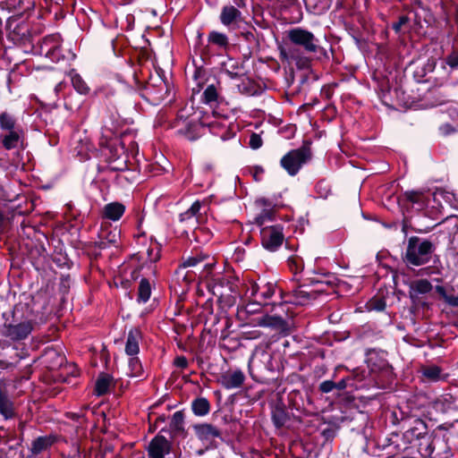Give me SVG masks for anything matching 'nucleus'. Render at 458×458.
Listing matches in <instances>:
<instances>
[{"label": "nucleus", "instance_id": "7", "mask_svg": "<svg viewBox=\"0 0 458 458\" xmlns=\"http://www.w3.org/2000/svg\"><path fill=\"white\" fill-rule=\"evenodd\" d=\"M172 444L164 436L157 435L148 444L149 458H165L171 451Z\"/></svg>", "mask_w": 458, "mask_h": 458}, {"label": "nucleus", "instance_id": "52", "mask_svg": "<svg viewBox=\"0 0 458 458\" xmlns=\"http://www.w3.org/2000/svg\"><path fill=\"white\" fill-rule=\"evenodd\" d=\"M375 308H376L377 310H383V309L385 308V303H384V302H382V301H379V303H378V304H377V305L375 306Z\"/></svg>", "mask_w": 458, "mask_h": 458}, {"label": "nucleus", "instance_id": "40", "mask_svg": "<svg viewBox=\"0 0 458 458\" xmlns=\"http://www.w3.org/2000/svg\"><path fill=\"white\" fill-rule=\"evenodd\" d=\"M335 382L332 381V380H326V381H323L319 386H318V389L320 392L324 393V394H327V393H330L332 392L333 390H335Z\"/></svg>", "mask_w": 458, "mask_h": 458}, {"label": "nucleus", "instance_id": "31", "mask_svg": "<svg viewBox=\"0 0 458 458\" xmlns=\"http://www.w3.org/2000/svg\"><path fill=\"white\" fill-rule=\"evenodd\" d=\"M208 41L219 47H226L228 45L227 37L216 31H212L208 35Z\"/></svg>", "mask_w": 458, "mask_h": 458}, {"label": "nucleus", "instance_id": "49", "mask_svg": "<svg viewBox=\"0 0 458 458\" xmlns=\"http://www.w3.org/2000/svg\"><path fill=\"white\" fill-rule=\"evenodd\" d=\"M259 289V286L258 284H253L251 286V295H255L258 293Z\"/></svg>", "mask_w": 458, "mask_h": 458}, {"label": "nucleus", "instance_id": "21", "mask_svg": "<svg viewBox=\"0 0 458 458\" xmlns=\"http://www.w3.org/2000/svg\"><path fill=\"white\" fill-rule=\"evenodd\" d=\"M184 415L182 411H176L172 417L170 428L175 435H183L184 430Z\"/></svg>", "mask_w": 458, "mask_h": 458}, {"label": "nucleus", "instance_id": "19", "mask_svg": "<svg viewBox=\"0 0 458 458\" xmlns=\"http://www.w3.org/2000/svg\"><path fill=\"white\" fill-rule=\"evenodd\" d=\"M289 416L284 407L276 405L272 410V420L276 428H281L288 421Z\"/></svg>", "mask_w": 458, "mask_h": 458}, {"label": "nucleus", "instance_id": "29", "mask_svg": "<svg viewBox=\"0 0 458 458\" xmlns=\"http://www.w3.org/2000/svg\"><path fill=\"white\" fill-rule=\"evenodd\" d=\"M19 140L20 136L18 132L15 131H10L9 134L4 137L2 142L6 149H12L17 146Z\"/></svg>", "mask_w": 458, "mask_h": 458}, {"label": "nucleus", "instance_id": "28", "mask_svg": "<svg viewBox=\"0 0 458 458\" xmlns=\"http://www.w3.org/2000/svg\"><path fill=\"white\" fill-rule=\"evenodd\" d=\"M423 377L428 381H437L440 378L441 369L437 366H428L421 369Z\"/></svg>", "mask_w": 458, "mask_h": 458}, {"label": "nucleus", "instance_id": "18", "mask_svg": "<svg viewBox=\"0 0 458 458\" xmlns=\"http://www.w3.org/2000/svg\"><path fill=\"white\" fill-rule=\"evenodd\" d=\"M436 292L441 296L446 304L451 307H458V295L454 294V287L446 289L442 285H437Z\"/></svg>", "mask_w": 458, "mask_h": 458}, {"label": "nucleus", "instance_id": "3", "mask_svg": "<svg viewBox=\"0 0 458 458\" xmlns=\"http://www.w3.org/2000/svg\"><path fill=\"white\" fill-rule=\"evenodd\" d=\"M311 158L310 148L308 146H302L300 148L291 150L284 155L280 164L290 175H295L301 167Z\"/></svg>", "mask_w": 458, "mask_h": 458}, {"label": "nucleus", "instance_id": "12", "mask_svg": "<svg viewBox=\"0 0 458 458\" xmlns=\"http://www.w3.org/2000/svg\"><path fill=\"white\" fill-rule=\"evenodd\" d=\"M201 129V123L199 118H191L187 122L183 128L179 130V133L183 135L189 140H195L199 137V131Z\"/></svg>", "mask_w": 458, "mask_h": 458}, {"label": "nucleus", "instance_id": "20", "mask_svg": "<svg viewBox=\"0 0 458 458\" xmlns=\"http://www.w3.org/2000/svg\"><path fill=\"white\" fill-rule=\"evenodd\" d=\"M53 443L54 438L52 437H39L32 442L30 450L34 454H38L51 446Z\"/></svg>", "mask_w": 458, "mask_h": 458}, {"label": "nucleus", "instance_id": "32", "mask_svg": "<svg viewBox=\"0 0 458 458\" xmlns=\"http://www.w3.org/2000/svg\"><path fill=\"white\" fill-rule=\"evenodd\" d=\"M208 258V255H205V254H202V253H198L194 256H191V257H189L187 258L183 263H182V267H195L197 266L198 264L203 262L205 259H207Z\"/></svg>", "mask_w": 458, "mask_h": 458}, {"label": "nucleus", "instance_id": "56", "mask_svg": "<svg viewBox=\"0 0 458 458\" xmlns=\"http://www.w3.org/2000/svg\"><path fill=\"white\" fill-rule=\"evenodd\" d=\"M75 445H78V442H75ZM77 451H78V452L80 451L79 446H77Z\"/></svg>", "mask_w": 458, "mask_h": 458}, {"label": "nucleus", "instance_id": "47", "mask_svg": "<svg viewBox=\"0 0 458 458\" xmlns=\"http://www.w3.org/2000/svg\"><path fill=\"white\" fill-rule=\"evenodd\" d=\"M335 389L344 390L347 386V379L343 378L338 382H335Z\"/></svg>", "mask_w": 458, "mask_h": 458}, {"label": "nucleus", "instance_id": "38", "mask_svg": "<svg viewBox=\"0 0 458 458\" xmlns=\"http://www.w3.org/2000/svg\"><path fill=\"white\" fill-rule=\"evenodd\" d=\"M273 216L274 212L271 209H265L255 218V221L258 225L263 226L267 221H271Z\"/></svg>", "mask_w": 458, "mask_h": 458}, {"label": "nucleus", "instance_id": "10", "mask_svg": "<svg viewBox=\"0 0 458 458\" xmlns=\"http://www.w3.org/2000/svg\"><path fill=\"white\" fill-rule=\"evenodd\" d=\"M255 322L259 327H267L279 331H284L287 328L285 320L279 316L265 315L257 318Z\"/></svg>", "mask_w": 458, "mask_h": 458}, {"label": "nucleus", "instance_id": "16", "mask_svg": "<svg viewBox=\"0 0 458 458\" xmlns=\"http://www.w3.org/2000/svg\"><path fill=\"white\" fill-rule=\"evenodd\" d=\"M200 202L195 201L191 207L180 215L181 222H189L192 226L196 225L199 221Z\"/></svg>", "mask_w": 458, "mask_h": 458}, {"label": "nucleus", "instance_id": "26", "mask_svg": "<svg viewBox=\"0 0 458 458\" xmlns=\"http://www.w3.org/2000/svg\"><path fill=\"white\" fill-rule=\"evenodd\" d=\"M432 444L433 439L431 435L420 439L418 445V450L423 458H428L431 456L434 451Z\"/></svg>", "mask_w": 458, "mask_h": 458}, {"label": "nucleus", "instance_id": "55", "mask_svg": "<svg viewBox=\"0 0 458 458\" xmlns=\"http://www.w3.org/2000/svg\"><path fill=\"white\" fill-rule=\"evenodd\" d=\"M428 270H429V268H428H428L423 269V271H425V274H428Z\"/></svg>", "mask_w": 458, "mask_h": 458}, {"label": "nucleus", "instance_id": "22", "mask_svg": "<svg viewBox=\"0 0 458 458\" xmlns=\"http://www.w3.org/2000/svg\"><path fill=\"white\" fill-rule=\"evenodd\" d=\"M191 408L194 414L204 416L209 412L210 405L206 398L199 397L192 402Z\"/></svg>", "mask_w": 458, "mask_h": 458}, {"label": "nucleus", "instance_id": "42", "mask_svg": "<svg viewBox=\"0 0 458 458\" xmlns=\"http://www.w3.org/2000/svg\"><path fill=\"white\" fill-rule=\"evenodd\" d=\"M116 236H117L116 233H113V234L109 233V235L106 237L107 242H106L105 239H103L98 243V247L101 248V249H104V248H106L107 242H109V243H115L116 242Z\"/></svg>", "mask_w": 458, "mask_h": 458}, {"label": "nucleus", "instance_id": "2", "mask_svg": "<svg viewBox=\"0 0 458 458\" xmlns=\"http://www.w3.org/2000/svg\"><path fill=\"white\" fill-rule=\"evenodd\" d=\"M435 249V244L429 240L412 236L408 240L405 261L416 267L426 265L429 262Z\"/></svg>", "mask_w": 458, "mask_h": 458}, {"label": "nucleus", "instance_id": "1", "mask_svg": "<svg viewBox=\"0 0 458 458\" xmlns=\"http://www.w3.org/2000/svg\"><path fill=\"white\" fill-rule=\"evenodd\" d=\"M287 37L293 45L286 49L281 50V55L284 58L298 60L299 63L306 64L307 59L301 56L300 47L307 54H315L319 49L318 39L314 34L307 30L295 28L287 32Z\"/></svg>", "mask_w": 458, "mask_h": 458}, {"label": "nucleus", "instance_id": "14", "mask_svg": "<svg viewBox=\"0 0 458 458\" xmlns=\"http://www.w3.org/2000/svg\"><path fill=\"white\" fill-rule=\"evenodd\" d=\"M220 21L224 25L229 26L231 24L241 21L242 13L233 5H226L222 9Z\"/></svg>", "mask_w": 458, "mask_h": 458}, {"label": "nucleus", "instance_id": "44", "mask_svg": "<svg viewBox=\"0 0 458 458\" xmlns=\"http://www.w3.org/2000/svg\"><path fill=\"white\" fill-rule=\"evenodd\" d=\"M409 19L407 16H402L399 18V21L397 22H394L393 24V29L396 31V32H399L402 29V27L406 24L408 22Z\"/></svg>", "mask_w": 458, "mask_h": 458}, {"label": "nucleus", "instance_id": "53", "mask_svg": "<svg viewBox=\"0 0 458 458\" xmlns=\"http://www.w3.org/2000/svg\"><path fill=\"white\" fill-rule=\"evenodd\" d=\"M122 88L124 89L128 92H131V90L125 85H122Z\"/></svg>", "mask_w": 458, "mask_h": 458}, {"label": "nucleus", "instance_id": "33", "mask_svg": "<svg viewBox=\"0 0 458 458\" xmlns=\"http://www.w3.org/2000/svg\"><path fill=\"white\" fill-rule=\"evenodd\" d=\"M86 410L87 407H83L78 412H68L66 413V416L73 420H76L80 423V425H82L87 422V416H86ZM81 426L77 427V432L79 431Z\"/></svg>", "mask_w": 458, "mask_h": 458}, {"label": "nucleus", "instance_id": "25", "mask_svg": "<svg viewBox=\"0 0 458 458\" xmlns=\"http://www.w3.org/2000/svg\"><path fill=\"white\" fill-rule=\"evenodd\" d=\"M112 377L107 374H101L96 382L95 391L98 395H104L108 392Z\"/></svg>", "mask_w": 458, "mask_h": 458}, {"label": "nucleus", "instance_id": "50", "mask_svg": "<svg viewBox=\"0 0 458 458\" xmlns=\"http://www.w3.org/2000/svg\"><path fill=\"white\" fill-rule=\"evenodd\" d=\"M445 133H448L450 131H453V129L451 128V126L449 124H445L442 128H441Z\"/></svg>", "mask_w": 458, "mask_h": 458}, {"label": "nucleus", "instance_id": "17", "mask_svg": "<svg viewBox=\"0 0 458 458\" xmlns=\"http://www.w3.org/2000/svg\"><path fill=\"white\" fill-rule=\"evenodd\" d=\"M125 207L119 202L109 203L104 208V215L106 218L116 221L123 215Z\"/></svg>", "mask_w": 458, "mask_h": 458}, {"label": "nucleus", "instance_id": "36", "mask_svg": "<svg viewBox=\"0 0 458 458\" xmlns=\"http://www.w3.org/2000/svg\"><path fill=\"white\" fill-rule=\"evenodd\" d=\"M129 368L131 377H140L142 375V366L138 358L130 359Z\"/></svg>", "mask_w": 458, "mask_h": 458}, {"label": "nucleus", "instance_id": "23", "mask_svg": "<svg viewBox=\"0 0 458 458\" xmlns=\"http://www.w3.org/2000/svg\"><path fill=\"white\" fill-rule=\"evenodd\" d=\"M407 433L418 439L429 436L426 423L420 420H416L414 421V426L411 428Z\"/></svg>", "mask_w": 458, "mask_h": 458}, {"label": "nucleus", "instance_id": "5", "mask_svg": "<svg viewBox=\"0 0 458 458\" xmlns=\"http://www.w3.org/2000/svg\"><path fill=\"white\" fill-rule=\"evenodd\" d=\"M260 236L263 247L270 251H275L284 240L283 226L280 225L264 226L260 230Z\"/></svg>", "mask_w": 458, "mask_h": 458}, {"label": "nucleus", "instance_id": "4", "mask_svg": "<svg viewBox=\"0 0 458 458\" xmlns=\"http://www.w3.org/2000/svg\"><path fill=\"white\" fill-rule=\"evenodd\" d=\"M314 288L307 289L305 285H301L292 292L293 300L292 301L297 305H306L311 301L316 300L318 295L327 293V288L330 286L327 281H312Z\"/></svg>", "mask_w": 458, "mask_h": 458}, {"label": "nucleus", "instance_id": "34", "mask_svg": "<svg viewBox=\"0 0 458 458\" xmlns=\"http://www.w3.org/2000/svg\"><path fill=\"white\" fill-rule=\"evenodd\" d=\"M15 121L12 115L3 113L0 115V126L3 130L13 131Z\"/></svg>", "mask_w": 458, "mask_h": 458}, {"label": "nucleus", "instance_id": "51", "mask_svg": "<svg viewBox=\"0 0 458 458\" xmlns=\"http://www.w3.org/2000/svg\"><path fill=\"white\" fill-rule=\"evenodd\" d=\"M213 267H214V262L207 263L205 265V269L208 271V273H209L211 271V269L213 268Z\"/></svg>", "mask_w": 458, "mask_h": 458}, {"label": "nucleus", "instance_id": "45", "mask_svg": "<svg viewBox=\"0 0 458 458\" xmlns=\"http://www.w3.org/2000/svg\"><path fill=\"white\" fill-rule=\"evenodd\" d=\"M174 364L181 369H185L188 366V360L184 356H178L174 359Z\"/></svg>", "mask_w": 458, "mask_h": 458}, {"label": "nucleus", "instance_id": "9", "mask_svg": "<svg viewBox=\"0 0 458 458\" xmlns=\"http://www.w3.org/2000/svg\"><path fill=\"white\" fill-rule=\"evenodd\" d=\"M244 380L245 376L242 371L239 369L228 371L221 377V383L227 389L241 387L243 385Z\"/></svg>", "mask_w": 458, "mask_h": 458}, {"label": "nucleus", "instance_id": "46", "mask_svg": "<svg viewBox=\"0 0 458 458\" xmlns=\"http://www.w3.org/2000/svg\"><path fill=\"white\" fill-rule=\"evenodd\" d=\"M447 64L452 68H455L458 66V55H450L447 58Z\"/></svg>", "mask_w": 458, "mask_h": 458}, {"label": "nucleus", "instance_id": "27", "mask_svg": "<svg viewBox=\"0 0 458 458\" xmlns=\"http://www.w3.org/2000/svg\"><path fill=\"white\" fill-rule=\"evenodd\" d=\"M151 294V286L148 279L142 278L138 290V300L146 302Z\"/></svg>", "mask_w": 458, "mask_h": 458}, {"label": "nucleus", "instance_id": "54", "mask_svg": "<svg viewBox=\"0 0 458 458\" xmlns=\"http://www.w3.org/2000/svg\"><path fill=\"white\" fill-rule=\"evenodd\" d=\"M4 222V216L3 214L0 212V225L3 224Z\"/></svg>", "mask_w": 458, "mask_h": 458}, {"label": "nucleus", "instance_id": "13", "mask_svg": "<svg viewBox=\"0 0 458 458\" xmlns=\"http://www.w3.org/2000/svg\"><path fill=\"white\" fill-rule=\"evenodd\" d=\"M0 413L6 420L15 416L13 403L10 400L7 391L2 386H0Z\"/></svg>", "mask_w": 458, "mask_h": 458}, {"label": "nucleus", "instance_id": "11", "mask_svg": "<svg viewBox=\"0 0 458 458\" xmlns=\"http://www.w3.org/2000/svg\"><path fill=\"white\" fill-rule=\"evenodd\" d=\"M433 289L432 284L427 279H419L410 284V297L415 302L419 300L420 294H426Z\"/></svg>", "mask_w": 458, "mask_h": 458}, {"label": "nucleus", "instance_id": "24", "mask_svg": "<svg viewBox=\"0 0 458 458\" xmlns=\"http://www.w3.org/2000/svg\"><path fill=\"white\" fill-rule=\"evenodd\" d=\"M157 87L158 88L157 90H155V85L151 82H148L146 89L149 91L150 94L156 95L154 96L156 99H163L166 93L167 87L165 82L161 78H157Z\"/></svg>", "mask_w": 458, "mask_h": 458}, {"label": "nucleus", "instance_id": "39", "mask_svg": "<svg viewBox=\"0 0 458 458\" xmlns=\"http://www.w3.org/2000/svg\"><path fill=\"white\" fill-rule=\"evenodd\" d=\"M288 266L292 271L297 273L303 269L302 260L299 257H292L288 259Z\"/></svg>", "mask_w": 458, "mask_h": 458}, {"label": "nucleus", "instance_id": "6", "mask_svg": "<svg viewBox=\"0 0 458 458\" xmlns=\"http://www.w3.org/2000/svg\"><path fill=\"white\" fill-rule=\"evenodd\" d=\"M34 324L31 321H24L16 325H4L3 335L13 341L25 339L33 330Z\"/></svg>", "mask_w": 458, "mask_h": 458}, {"label": "nucleus", "instance_id": "15", "mask_svg": "<svg viewBox=\"0 0 458 458\" xmlns=\"http://www.w3.org/2000/svg\"><path fill=\"white\" fill-rule=\"evenodd\" d=\"M141 338V333L138 328H132L129 331L126 345H125V352L128 355H136L139 351V342Z\"/></svg>", "mask_w": 458, "mask_h": 458}, {"label": "nucleus", "instance_id": "30", "mask_svg": "<svg viewBox=\"0 0 458 458\" xmlns=\"http://www.w3.org/2000/svg\"><path fill=\"white\" fill-rule=\"evenodd\" d=\"M72 83L75 90L80 94H87L89 92V87L79 74L72 76Z\"/></svg>", "mask_w": 458, "mask_h": 458}, {"label": "nucleus", "instance_id": "35", "mask_svg": "<svg viewBox=\"0 0 458 458\" xmlns=\"http://www.w3.org/2000/svg\"><path fill=\"white\" fill-rule=\"evenodd\" d=\"M218 93L215 85H208L203 92L204 102L209 104L217 99Z\"/></svg>", "mask_w": 458, "mask_h": 458}, {"label": "nucleus", "instance_id": "37", "mask_svg": "<svg viewBox=\"0 0 458 458\" xmlns=\"http://www.w3.org/2000/svg\"><path fill=\"white\" fill-rule=\"evenodd\" d=\"M404 196L409 201H411L412 203H418V204H420L421 206L424 205V203H425L423 193L420 191H406L404 193Z\"/></svg>", "mask_w": 458, "mask_h": 458}, {"label": "nucleus", "instance_id": "48", "mask_svg": "<svg viewBox=\"0 0 458 458\" xmlns=\"http://www.w3.org/2000/svg\"><path fill=\"white\" fill-rule=\"evenodd\" d=\"M450 427H451L452 428H454V429L456 431L457 435H458V420H454V422H452V423L450 424Z\"/></svg>", "mask_w": 458, "mask_h": 458}, {"label": "nucleus", "instance_id": "41", "mask_svg": "<svg viewBox=\"0 0 458 458\" xmlns=\"http://www.w3.org/2000/svg\"><path fill=\"white\" fill-rule=\"evenodd\" d=\"M262 145V140L261 137L259 134L252 133L250 139V146L253 149H257L260 148Z\"/></svg>", "mask_w": 458, "mask_h": 458}, {"label": "nucleus", "instance_id": "43", "mask_svg": "<svg viewBox=\"0 0 458 458\" xmlns=\"http://www.w3.org/2000/svg\"><path fill=\"white\" fill-rule=\"evenodd\" d=\"M274 293H275L274 286L270 284H267L263 286V291L261 293V295L265 299H268L274 294Z\"/></svg>", "mask_w": 458, "mask_h": 458}, {"label": "nucleus", "instance_id": "8", "mask_svg": "<svg viewBox=\"0 0 458 458\" xmlns=\"http://www.w3.org/2000/svg\"><path fill=\"white\" fill-rule=\"evenodd\" d=\"M193 428L198 438L202 441H210L221 436L220 430L208 423L194 425Z\"/></svg>", "mask_w": 458, "mask_h": 458}]
</instances>
